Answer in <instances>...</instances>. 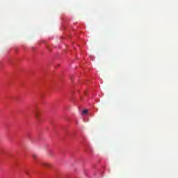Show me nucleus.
<instances>
[{
  "label": "nucleus",
  "mask_w": 178,
  "mask_h": 178,
  "mask_svg": "<svg viewBox=\"0 0 178 178\" xmlns=\"http://www.w3.org/2000/svg\"><path fill=\"white\" fill-rule=\"evenodd\" d=\"M33 159H37V154H33Z\"/></svg>",
  "instance_id": "obj_4"
},
{
  "label": "nucleus",
  "mask_w": 178,
  "mask_h": 178,
  "mask_svg": "<svg viewBox=\"0 0 178 178\" xmlns=\"http://www.w3.org/2000/svg\"><path fill=\"white\" fill-rule=\"evenodd\" d=\"M35 113V117L36 118V119H38V113H40V111L38 110H36L34 111Z\"/></svg>",
  "instance_id": "obj_2"
},
{
  "label": "nucleus",
  "mask_w": 178,
  "mask_h": 178,
  "mask_svg": "<svg viewBox=\"0 0 178 178\" xmlns=\"http://www.w3.org/2000/svg\"><path fill=\"white\" fill-rule=\"evenodd\" d=\"M42 166H44V168H51L52 165L49 163H43Z\"/></svg>",
  "instance_id": "obj_1"
},
{
  "label": "nucleus",
  "mask_w": 178,
  "mask_h": 178,
  "mask_svg": "<svg viewBox=\"0 0 178 178\" xmlns=\"http://www.w3.org/2000/svg\"><path fill=\"white\" fill-rule=\"evenodd\" d=\"M87 113H88V110L87 109L83 110L82 112V115H87Z\"/></svg>",
  "instance_id": "obj_3"
},
{
  "label": "nucleus",
  "mask_w": 178,
  "mask_h": 178,
  "mask_svg": "<svg viewBox=\"0 0 178 178\" xmlns=\"http://www.w3.org/2000/svg\"><path fill=\"white\" fill-rule=\"evenodd\" d=\"M26 175H29V172H28V171H26Z\"/></svg>",
  "instance_id": "obj_5"
}]
</instances>
